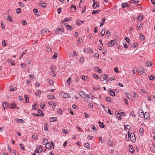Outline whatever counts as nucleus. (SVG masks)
<instances>
[{
  "mask_svg": "<svg viewBox=\"0 0 155 155\" xmlns=\"http://www.w3.org/2000/svg\"><path fill=\"white\" fill-rule=\"evenodd\" d=\"M145 71L144 68L143 67L141 68L139 71V74L140 75H141Z\"/></svg>",
  "mask_w": 155,
  "mask_h": 155,
  "instance_id": "12",
  "label": "nucleus"
},
{
  "mask_svg": "<svg viewBox=\"0 0 155 155\" xmlns=\"http://www.w3.org/2000/svg\"><path fill=\"white\" fill-rule=\"evenodd\" d=\"M99 54L97 53H96L94 54V58H96V59H97L99 58Z\"/></svg>",
  "mask_w": 155,
  "mask_h": 155,
  "instance_id": "54",
  "label": "nucleus"
},
{
  "mask_svg": "<svg viewBox=\"0 0 155 155\" xmlns=\"http://www.w3.org/2000/svg\"><path fill=\"white\" fill-rule=\"evenodd\" d=\"M48 104L52 106H56L57 105L56 104L54 103L53 101H51L48 103Z\"/></svg>",
  "mask_w": 155,
  "mask_h": 155,
  "instance_id": "26",
  "label": "nucleus"
},
{
  "mask_svg": "<svg viewBox=\"0 0 155 155\" xmlns=\"http://www.w3.org/2000/svg\"><path fill=\"white\" fill-rule=\"evenodd\" d=\"M57 113L58 114H61L62 113V110L60 109H59L57 110Z\"/></svg>",
  "mask_w": 155,
  "mask_h": 155,
  "instance_id": "45",
  "label": "nucleus"
},
{
  "mask_svg": "<svg viewBox=\"0 0 155 155\" xmlns=\"http://www.w3.org/2000/svg\"><path fill=\"white\" fill-rule=\"evenodd\" d=\"M10 106L9 107L11 109L16 108V106L15 103L11 104Z\"/></svg>",
  "mask_w": 155,
  "mask_h": 155,
  "instance_id": "28",
  "label": "nucleus"
},
{
  "mask_svg": "<svg viewBox=\"0 0 155 155\" xmlns=\"http://www.w3.org/2000/svg\"><path fill=\"white\" fill-rule=\"evenodd\" d=\"M41 91L40 90H38L37 92L35 93V94L37 96H39V94H41Z\"/></svg>",
  "mask_w": 155,
  "mask_h": 155,
  "instance_id": "33",
  "label": "nucleus"
},
{
  "mask_svg": "<svg viewBox=\"0 0 155 155\" xmlns=\"http://www.w3.org/2000/svg\"><path fill=\"white\" fill-rule=\"evenodd\" d=\"M4 17L6 19L8 20L9 21L11 22H12V18L11 16H9V15L8 14L6 13L4 15Z\"/></svg>",
  "mask_w": 155,
  "mask_h": 155,
  "instance_id": "3",
  "label": "nucleus"
},
{
  "mask_svg": "<svg viewBox=\"0 0 155 155\" xmlns=\"http://www.w3.org/2000/svg\"><path fill=\"white\" fill-rule=\"evenodd\" d=\"M94 77L97 79H98L99 78V76L97 75L96 74H93Z\"/></svg>",
  "mask_w": 155,
  "mask_h": 155,
  "instance_id": "58",
  "label": "nucleus"
},
{
  "mask_svg": "<svg viewBox=\"0 0 155 155\" xmlns=\"http://www.w3.org/2000/svg\"><path fill=\"white\" fill-rule=\"evenodd\" d=\"M107 45L109 47H112L114 45L113 41H111L107 43Z\"/></svg>",
  "mask_w": 155,
  "mask_h": 155,
  "instance_id": "19",
  "label": "nucleus"
},
{
  "mask_svg": "<svg viewBox=\"0 0 155 155\" xmlns=\"http://www.w3.org/2000/svg\"><path fill=\"white\" fill-rule=\"evenodd\" d=\"M44 130H45L48 131V126L47 124H46V125L44 126Z\"/></svg>",
  "mask_w": 155,
  "mask_h": 155,
  "instance_id": "57",
  "label": "nucleus"
},
{
  "mask_svg": "<svg viewBox=\"0 0 155 155\" xmlns=\"http://www.w3.org/2000/svg\"><path fill=\"white\" fill-rule=\"evenodd\" d=\"M106 101H107L109 102H111L110 101V97H106Z\"/></svg>",
  "mask_w": 155,
  "mask_h": 155,
  "instance_id": "64",
  "label": "nucleus"
},
{
  "mask_svg": "<svg viewBox=\"0 0 155 155\" xmlns=\"http://www.w3.org/2000/svg\"><path fill=\"white\" fill-rule=\"evenodd\" d=\"M32 138L35 140H36L38 139L37 136L36 135L34 134L32 136Z\"/></svg>",
  "mask_w": 155,
  "mask_h": 155,
  "instance_id": "48",
  "label": "nucleus"
},
{
  "mask_svg": "<svg viewBox=\"0 0 155 155\" xmlns=\"http://www.w3.org/2000/svg\"><path fill=\"white\" fill-rule=\"evenodd\" d=\"M129 137H130V140L132 142L134 143H135L136 141V138L134 133H130V135L129 136Z\"/></svg>",
  "mask_w": 155,
  "mask_h": 155,
  "instance_id": "2",
  "label": "nucleus"
},
{
  "mask_svg": "<svg viewBox=\"0 0 155 155\" xmlns=\"http://www.w3.org/2000/svg\"><path fill=\"white\" fill-rule=\"evenodd\" d=\"M99 126L101 128H104V125L103 123H101L99 121L98 122Z\"/></svg>",
  "mask_w": 155,
  "mask_h": 155,
  "instance_id": "40",
  "label": "nucleus"
},
{
  "mask_svg": "<svg viewBox=\"0 0 155 155\" xmlns=\"http://www.w3.org/2000/svg\"><path fill=\"white\" fill-rule=\"evenodd\" d=\"M107 77V74H104L101 76L100 79L101 81H103L106 80Z\"/></svg>",
  "mask_w": 155,
  "mask_h": 155,
  "instance_id": "6",
  "label": "nucleus"
},
{
  "mask_svg": "<svg viewBox=\"0 0 155 155\" xmlns=\"http://www.w3.org/2000/svg\"><path fill=\"white\" fill-rule=\"evenodd\" d=\"M84 97L83 98V99L85 100H88L90 98L93 99L92 97H93V96L90 94H87L85 93V95Z\"/></svg>",
  "mask_w": 155,
  "mask_h": 155,
  "instance_id": "5",
  "label": "nucleus"
},
{
  "mask_svg": "<svg viewBox=\"0 0 155 155\" xmlns=\"http://www.w3.org/2000/svg\"><path fill=\"white\" fill-rule=\"evenodd\" d=\"M102 21L100 22V27L102 26L105 22V19L104 17L102 19Z\"/></svg>",
  "mask_w": 155,
  "mask_h": 155,
  "instance_id": "30",
  "label": "nucleus"
},
{
  "mask_svg": "<svg viewBox=\"0 0 155 155\" xmlns=\"http://www.w3.org/2000/svg\"><path fill=\"white\" fill-rule=\"evenodd\" d=\"M125 129L130 130V127L128 125H127L124 126Z\"/></svg>",
  "mask_w": 155,
  "mask_h": 155,
  "instance_id": "46",
  "label": "nucleus"
},
{
  "mask_svg": "<svg viewBox=\"0 0 155 155\" xmlns=\"http://www.w3.org/2000/svg\"><path fill=\"white\" fill-rule=\"evenodd\" d=\"M100 10H93L92 13V14H97L99 12Z\"/></svg>",
  "mask_w": 155,
  "mask_h": 155,
  "instance_id": "31",
  "label": "nucleus"
},
{
  "mask_svg": "<svg viewBox=\"0 0 155 155\" xmlns=\"http://www.w3.org/2000/svg\"><path fill=\"white\" fill-rule=\"evenodd\" d=\"M38 112L39 114V116H44L43 113L42 112L40 109L38 110Z\"/></svg>",
  "mask_w": 155,
  "mask_h": 155,
  "instance_id": "41",
  "label": "nucleus"
},
{
  "mask_svg": "<svg viewBox=\"0 0 155 155\" xmlns=\"http://www.w3.org/2000/svg\"><path fill=\"white\" fill-rule=\"evenodd\" d=\"M59 95L60 97L63 98H70L71 97V96L70 94L64 93L62 91L59 93Z\"/></svg>",
  "mask_w": 155,
  "mask_h": 155,
  "instance_id": "1",
  "label": "nucleus"
},
{
  "mask_svg": "<svg viewBox=\"0 0 155 155\" xmlns=\"http://www.w3.org/2000/svg\"><path fill=\"white\" fill-rule=\"evenodd\" d=\"M91 128L94 132H96L97 130L96 128L94 125H92L91 127Z\"/></svg>",
  "mask_w": 155,
  "mask_h": 155,
  "instance_id": "39",
  "label": "nucleus"
},
{
  "mask_svg": "<svg viewBox=\"0 0 155 155\" xmlns=\"http://www.w3.org/2000/svg\"><path fill=\"white\" fill-rule=\"evenodd\" d=\"M51 75L53 77H55L56 76V74L54 71H51Z\"/></svg>",
  "mask_w": 155,
  "mask_h": 155,
  "instance_id": "61",
  "label": "nucleus"
},
{
  "mask_svg": "<svg viewBox=\"0 0 155 155\" xmlns=\"http://www.w3.org/2000/svg\"><path fill=\"white\" fill-rule=\"evenodd\" d=\"M137 27L138 28L137 30H140V29L142 27L141 25L139 23H138L137 24Z\"/></svg>",
  "mask_w": 155,
  "mask_h": 155,
  "instance_id": "32",
  "label": "nucleus"
},
{
  "mask_svg": "<svg viewBox=\"0 0 155 155\" xmlns=\"http://www.w3.org/2000/svg\"><path fill=\"white\" fill-rule=\"evenodd\" d=\"M2 45L3 46H5L6 45V43L5 40H3L2 41Z\"/></svg>",
  "mask_w": 155,
  "mask_h": 155,
  "instance_id": "60",
  "label": "nucleus"
},
{
  "mask_svg": "<svg viewBox=\"0 0 155 155\" xmlns=\"http://www.w3.org/2000/svg\"><path fill=\"white\" fill-rule=\"evenodd\" d=\"M111 34L109 30H107L106 31V35L107 36V37H109L110 35Z\"/></svg>",
  "mask_w": 155,
  "mask_h": 155,
  "instance_id": "35",
  "label": "nucleus"
},
{
  "mask_svg": "<svg viewBox=\"0 0 155 155\" xmlns=\"http://www.w3.org/2000/svg\"><path fill=\"white\" fill-rule=\"evenodd\" d=\"M56 68L54 66H51V71H54L55 70Z\"/></svg>",
  "mask_w": 155,
  "mask_h": 155,
  "instance_id": "59",
  "label": "nucleus"
},
{
  "mask_svg": "<svg viewBox=\"0 0 155 155\" xmlns=\"http://www.w3.org/2000/svg\"><path fill=\"white\" fill-rule=\"evenodd\" d=\"M105 32V29L104 28L101 31V34L102 36L104 35Z\"/></svg>",
  "mask_w": 155,
  "mask_h": 155,
  "instance_id": "38",
  "label": "nucleus"
},
{
  "mask_svg": "<svg viewBox=\"0 0 155 155\" xmlns=\"http://www.w3.org/2000/svg\"><path fill=\"white\" fill-rule=\"evenodd\" d=\"M19 146H20V147H21V149L22 150H25V149L24 147V146L22 143H20L19 144Z\"/></svg>",
  "mask_w": 155,
  "mask_h": 155,
  "instance_id": "52",
  "label": "nucleus"
},
{
  "mask_svg": "<svg viewBox=\"0 0 155 155\" xmlns=\"http://www.w3.org/2000/svg\"><path fill=\"white\" fill-rule=\"evenodd\" d=\"M137 19L139 20L142 21L143 19V17L142 16L140 15L137 17Z\"/></svg>",
  "mask_w": 155,
  "mask_h": 155,
  "instance_id": "44",
  "label": "nucleus"
},
{
  "mask_svg": "<svg viewBox=\"0 0 155 155\" xmlns=\"http://www.w3.org/2000/svg\"><path fill=\"white\" fill-rule=\"evenodd\" d=\"M79 94L80 96L83 98L84 97V96L85 95V93L83 91H80L79 92Z\"/></svg>",
  "mask_w": 155,
  "mask_h": 155,
  "instance_id": "15",
  "label": "nucleus"
},
{
  "mask_svg": "<svg viewBox=\"0 0 155 155\" xmlns=\"http://www.w3.org/2000/svg\"><path fill=\"white\" fill-rule=\"evenodd\" d=\"M107 142L108 144L110 146H112L114 144V143L111 142L110 140H108Z\"/></svg>",
  "mask_w": 155,
  "mask_h": 155,
  "instance_id": "37",
  "label": "nucleus"
},
{
  "mask_svg": "<svg viewBox=\"0 0 155 155\" xmlns=\"http://www.w3.org/2000/svg\"><path fill=\"white\" fill-rule=\"evenodd\" d=\"M46 50L49 52L51 51V50L49 47H47L46 48Z\"/></svg>",
  "mask_w": 155,
  "mask_h": 155,
  "instance_id": "63",
  "label": "nucleus"
},
{
  "mask_svg": "<svg viewBox=\"0 0 155 155\" xmlns=\"http://www.w3.org/2000/svg\"><path fill=\"white\" fill-rule=\"evenodd\" d=\"M8 62H9L12 65H15L14 61H12V60H8Z\"/></svg>",
  "mask_w": 155,
  "mask_h": 155,
  "instance_id": "55",
  "label": "nucleus"
},
{
  "mask_svg": "<svg viewBox=\"0 0 155 155\" xmlns=\"http://www.w3.org/2000/svg\"><path fill=\"white\" fill-rule=\"evenodd\" d=\"M143 116L145 119H147L149 117V113L148 112H146L145 113H143Z\"/></svg>",
  "mask_w": 155,
  "mask_h": 155,
  "instance_id": "13",
  "label": "nucleus"
},
{
  "mask_svg": "<svg viewBox=\"0 0 155 155\" xmlns=\"http://www.w3.org/2000/svg\"><path fill=\"white\" fill-rule=\"evenodd\" d=\"M129 150L131 153H133L134 151V147L131 145H130L129 146Z\"/></svg>",
  "mask_w": 155,
  "mask_h": 155,
  "instance_id": "18",
  "label": "nucleus"
},
{
  "mask_svg": "<svg viewBox=\"0 0 155 155\" xmlns=\"http://www.w3.org/2000/svg\"><path fill=\"white\" fill-rule=\"evenodd\" d=\"M139 38V39L141 41L143 40L144 39V37L142 35H140Z\"/></svg>",
  "mask_w": 155,
  "mask_h": 155,
  "instance_id": "47",
  "label": "nucleus"
},
{
  "mask_svg": "<svg viewBox=\"0 0 155 155\" xmlns=\"http://www.w3.org/2000/svg\"><path fill=\"white\" fill-rule=\"evenodd\" d=\"M64 25L68 30H71L73 29L71 26L69 25L67 23L64 24Z\"/></svg>",
  "mask_w": 155,
  "mask_h": 155,
  "instance_id": "11",
  "label": "nucleus"
},
{
  "mask_svg": "<svg viewBox=\"0 0 155 155\" xmlns=\"http://www.w3.org/2000/svg\"><path fill=\"white\" fill-rule=\"evenodd\" d=\"M47 82L49 83V84L51 85H52L54 84V81L52 79H48L47 80Z\"/></svg>",
  "mask_w": 155,
  "mask_h": 155,
  "instance_id": "21",
  "label": "nucleus"
},
{
  "mask_svg": "<svg viewBox=\"0 0 155 155\" xmlns=\"http://www.w3.org/2000/svg\"><path fill=\"white\" fill-rule=\"evenodd\" d=\"M72 19V18L71 17H70L69 18H68L67 17H66L64 19V21H71V20Z\"/></svg>",
  "mask_w": 155,
  "mask_h": 155,
  "instance_id": "23",
  "label": "nucleus"
},
{
  "mask_svg": "<svg viewBox=\"0 0 155 155\" xmlns=\"http://www.w3.org/2000/svg\"><path fill=\"white\" fill-rule=\"evenodd\" d=\"M43 150V149L40 145L38 146L37 149L35 150L34 152L35 153H40Z\"/></svg>",
  "mask_w": 155,
  "mask_h": 155,
  "instance_id": "4",
  "label": "nucleus"
},
{
  "mask_svg": "<svg viewBox=\"0 0 155 155\" xmlns=\"http://www.w3.org/2000/svg\"><path fill=\"white\" fill-rule=\"evenodd\" d=\"M55 96L53 95H50V94L47 96V98L50 99H53L55 98Z\"/></svg>",
  "mask_w": 155,
  "mask_h": 155,
  "instance_id": "24",
  "label": "nucleus"
},
{
  "mask_svg": "<svg viewBox=\"0 0 155 155\" xmlns=\"http://www.w3.org/2000/svg\"><path fill=\"white\" fill-rule=\"evenodd\" d=\"M24 97L25 100V102L27 103H28L29 102V100L27 96L26 95H25Z\"/></svg>",
  "mask_w": 155,
  "mask_h": 155,
  "instance_id": "34",
  "label": "nucleus"
},
{
  "mask_svg": "<svg viewBox=\"0 0 155 155\" xmlns=\"http://www.w3.org/2000/svg\"><path fill=\"white\" fill-rule=\"evenodd\" d=\"M40 5L43 7H45L46 6V4L45 3H41L40 4Z\"/></svg>",
  "mask_w": 155,
  "mask_h": 155,
  "instance_id": "49",
  "label": "nucleus"
},
{
  "mask_svg": "<svg viewBox=\"0 0 155 155\" xmlns=\"http://www.w3.org/2000/svg\"><path fill=\"white\" fill-rule=\"evenodd\" d=\"M57 52L54 53V54L52 56V58L53 59H55L57 57Z\"/></svg>",
  "mask_w": 155,
  "mask_h": 155,
  "instance_id": "53",
  "label": "nucleus"
},
{
  "mask_svg": "<svg viewBox=\"0 0 155 155\" xmlns=\"http://www.w3.org/2000/svg\"><path fill=\"white\" fill-rule=\"evenodd\" d=\"M45 147L46 148L49 149H51V145L49 143L45 145Z\"/></svg>",
  "mask_w": 155,
  "mask_h": 155,
  "instance_id": "20",
  "label": "nucleus"
},
{
  "mask_svg": "<svg viewBox=\"0 0 155 155\" xmlns=\"http://www.w3.org/2000/svg\"><path fill=\"white\" fill-rule=\"evenodd\" d=\"M130 5V3L128 2L122 3L121 4L122 8H125L128 7Z\"/></svg>",
  "mask_w": 155,
  "mask_h": 155,
  "instance_id": "8",
  "label": "nucleus"
},
{
  "mask_svg": "<svg viewBox=\"0 0 155 155\" xmlns=\"http://www.w3.org/2000/svg\"><path fill=\"white\" fill-rule=\"evenodd\" d=\"M57 118L55 117H52L51 119V122H52L54 121H57Z\"/></svg>",
  "mask_w": 155,
  "mask_h": 155,
  "instance_id": "42",
  "label": "nucleus"
},
{
  "mask_svg": "<svg viewBox=\"0 0 155 155\" xmlns=\"http://www.w3.org/2000/svg\"><path fill=\"white\" fill-rule=\"evenodd\" d=\"M15 121L17 122L23 123L24 122V120L22 119L18 118H15Z\"/></svg>",
  "mask_w": 155,
  "mask_h": 155,
  "instance_id": "29",
  "label": "nucleus"
},
{
  "mask_svg": "<svg viewBox=\"0 0 155 155\" xmlns=\"http://www.w3.org/2000/svg\"><path fill=\"white\" fill-rule=\"evenodd\" d=\"M108 91L109 92L110 94L113 96L114 97L115 96V92L113 91V90L111 88H109L108 89Z\"/></svg>",
  "mask_w": 155,
  "mask_h": 155,
  "instance_id": "9",
  "label": "nucleus"
},
{
  "mask_svg": "<svg viewBox=\"0 0 155 155\" xmlns=\"http://www.w3.org/2000/svg\"><path fill=\"white\" fill-rule=\"evenodd\" d=\"M92 7L94 9L96 8L97 7H99V5L97 2H94L93 5Z\"/></svg>",
  "mask_w": 155,
  "mask_h": 155,
  "instance_id": "10",
  "label": "nucleus"
},
{
  "mask_svg": "<svg viewBox=\"0 0 155 155\" xmlns=\"http://www.w3.org/2000/svg\"><path fill=\"white\" fill-rule=\"evenodd\" d=\"M123 45L124 46V47L125 48H128V46L126 43L125 41H124L123 42Z\"/></svg>",
  "mask_w": 155,
  "mask_h": 155,
  "instance_id": "56",
  "label": "nucleus"
},
{
  "mask_svg": "<svg viewBox=\"0 0 155 155\" xmlns=\"http://www.w3.org/2000/svg\"><path fill=\"white\" fill-rule=\"evenodd\" d=\"M84 51L86 53H93V50H92L90 48H84Z\"/></svg>",
  "mask_w": 155,
  "mask_h": 155,
  "instance_id": "7",
  "label": "nucleus"
},
{
  "mask_svg": "<svg viewBox=\"0 0 155 155\" xmlns=\"http://www.w3.org/2000/svg\"><path fill=\"white\" fill-rule=\"evenodd\" d=\"M71 78L69 77L68 78V80H67V82L68 83V84H70L71 83Z\"/></svg>",
  "mask_w": 155,
  "mask_h": 155,
  "instance_id": "51",
  "label": "nucleus"
},
{
  "mask_svg": "<svg viewBox=\"0 0 155 155\" xmlns=\"http://www.w3.org/2000/svg\"><path fill=\"white\" fill-rule=\"evenodd\" d=\"M33 12L35 14L37 15H38V10L37 9H33Z\"/></svg>",
  "mask_w": 155,
  "mask_h": 155,
  "instance_id": "43",
  "label": "nucleus"
},
{
  "mask_svg": "<svg viewBox=\"0 0 155 155\" xmlns=\"http://www.w3.org/2000/svg\"><path fill=\"white\" fill-rule=\"evenodd\" d=\"M155 78V77L152 75H151L150 76L149 79L151 80H153L154 78Z\"/></svg>",
  "mask_w": 155,
  "mask_h": 155,
  "instance_id": "62",
  "label": "nucleus"
},
{
  "mask_svg": "<svg viewBox=\"0 0 155 155\" xmlns=\"http://www.w3.org/2000/svg\"><path fill=\"white\" fill-rule=\"evenodd\" d=\"M153 64L152 62L150 61H148L146 63V65L148 67H150Z\"/></svg>",
  "mask_w": 155,
  "mask_h": 155,
  "instance_id": "16",
  "label": "nucleus"
},
{
  "mask_svg": "<svg viewBox=\"0 0 155 155\" xmlns=\"http://www.w3.org/2000/svg\"><path fill=\"white\" fill-rule=\"evenodd\" d=\"M84 146L87 148L89 149L90 148V144L89 143H86L84 145Z\"/></svg>",
  "mask_w": 155,
  "mask_h": 155,
  "instance_id": "27",
  "label": "nucleus"
},
{
  "mask_svg": "<svg viewBox=\"0 0 155 155\" xmlns=\"http://www.w3.org/2000/svg\"><path fill=\"white\" fill-rule=\"evenodd\" d=\"M81 78L83 80L85 81H87L88 80V78L87 77H85L84 75H82L81 77Z\"/></svg>",
  "mask_w": 155,
  "mask_h": 155,
  "instance_id": "25",
  "label": "nucleus"
},
{
  "mask_svg": "<svg viewBox=\"0 0 155 155\" xmlns=\"http://www.w3.org/2000/svg\"><path fill=\"white\" fill-rule=\"evenodd\" d=\"M81 21L79 20H77L76 22V25L78 26H80L81 23Z\"/></svg>",
  "mask_w": 155,
  "mask_h": 155,
  "instance_id": "36",
  "label": "nucleus"
},
{
  "mask_svg": "<svg viewBox=\"0 0 155 155\" xmlns=\"http://www.w3.org/2000/svg\"><path fill=\"white\" fill-rule=\"evenodd\" d=\"M43 145H46V144H47L48 142V139L45 138H43Z\"/></svg>",
  "mask_w": 155,
  "mask_h": 155,
  "instance_id": "17",
  "label": "nucleus"
},
{
  "mask_svg": "<svg viewBox=\"0 0 155 155\" xmlns=\"http://www.w3.org/2000/svg\"><path fill=\"white\" fill-rule=\"evenodd\" d=\"M95 70L98 73H101L102 72L101 70L98 67H96Z\"/></svg>",
  "mask_w": 155,
  "mask_h": 155,
  "instance_id": "50",
  "label": "nucleus"
},
{
  "mask_svg": "<svg viewBox=\"0 0 155 155\" xmlns=\"http://www.w3.org/2000/svg\"><path fill=\"white\" fill-rule=\"evenodd\" d=\"M115 114H117V117L120 120L121 119V115L120 113H119L117 111L115 112Z\"/></svg>",
  "mask_w": 155,
  "mask_h": 155,
  "instance_id": "22",
  "label": "nucleus"
},
{
  "mask_svg": "<svg viewBox=\"0 0 155 155\" xmlns=\"http://www.w3.org/2000/svg\"><path fill=\"white\" fill-rule=\"evenodd\" d=\"M49 31L47 29H44L41 30V35H42L45 33H47V32L49 33Z\"/></svg>",
  "mask_w": 155,
  "mask_h": 155,
  "instance_id": "14",
  "label": "nucleus"
}]
</instances>
